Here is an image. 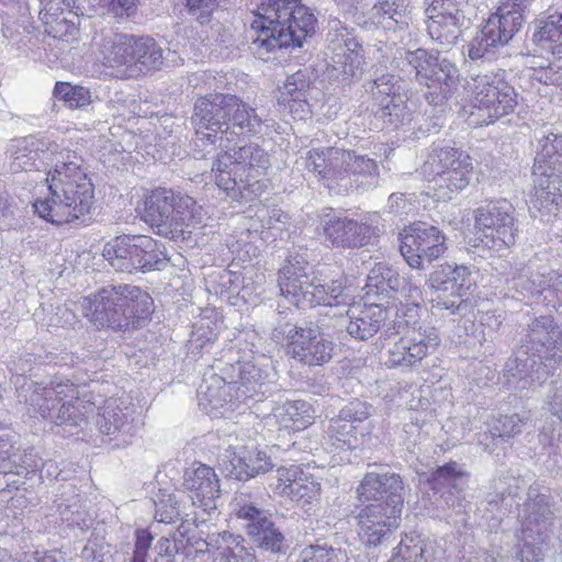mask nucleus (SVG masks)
I'll list each match as a JSON object with an SVG mask.
<instances>
[{"label": "nucleus", "mask_w": 562, "mask_h": 562, "mask_svg": "<svg viewBox=\"0 0 562 562\" xmlns=\"http://www.w3.org/2000/svg\"><path fill=\"white\" fill-rule=\"evenodd\" d=\"M391 310L381 304L358 305L347 311L348 321L342 322L352 338L368 340L386 325Z\"/></svg>", "instance_id": "nucleus-31"}, {"label": "nucleus", "mask_w": 562, "mask_h": 562, "mask_svg": "<svg viewBox=\"0 0 562 562\" xmlns=\"http://www.w3.org/2000/svg\"><path fill=\"white\" fill-rule=\"evenodd\" d=\"M325 239L334 247L355 248L368 245L376 236V227L346 216L324 214L321 220Z\"/></svg>", "instance_id": "nucleus-24"}, {"label": "nucleus", "mask_w": 562, "mask_h": 562, "mask_svg": "<svg viewBox=\"0 0 562 562\" xmlns=\"http://www.w3.org/2000/svg\"><path fill=\"white\" fill-rule=\"evenodd\" d=\"M475 282L471 278V271L465 266H453L451 292L453 299L447 300L438 296L434 299V307L450 311L452 315L465 316L471 312L473 305L469 294Z\"/></svg>", "instance_id": "nucleus-34"}, {"label": "nucleus", "mask_w": 562, "mask_h": 562, "mask_svg": "<svg viewBox=\"0 0 562 562\" xmlns=\"http://www.w3.org/2000/svg\"><path fill=\"white\" fill-rule=\"evenodd\" d=\"M269 166L268 154L250 143L234 153L217 156L212 166L216 186L233 199H252L260 195L262 184L257 179Z\"/></svg>", "instance_id": "nucleus-8"}, {"label": "nucleus", "mask_w": 562, "mask_h": 562, "mask_svg": "<svg viewBox=\"0 0 562 562\" xmlns=\"http://www.w3.org/2000/svg\"><path fill=\"white\" fill-rule=\"evenodd\" d=\"M278 282L281 294L300 308L345 306L351 300L340 280L322 279L300 256L286 260L279 272Z\"/></svg>", "instance_id": "nucleus-7"}, {"label": "nucleus", "mask_w": 562, "mask_h": 562, "mask_svg": "<svg viewBox=\"0 0 562 562\" xmlns=\"http://www.w3.org/2000/svg\"><path fill=\"white\" fill-rule=\"evenodd\" d=\"M103 257L120 272L160 270L167 259L165 248L146 235L116 237L103 248Z\"/></svg>", "instance_id": "nucleus-13"}, {"label": "nucleus", "mask_w": 562, "mask_h": 562, "mask_svg": "<svg viewBox=\"0 0 562 562\" xmlns=\"http://www.w3.org/2000/svg\"><path fill=\"white\" fill-rule=\"evenodd\" d=\"M403 336L389 347L385 364L389 368H413L422 362L440 342L435 327L425 323L405 321Z\"/></svg>", "instance_id": "nucleus-16"}, {"label": "nucleus", "mask_w": 562, "mask_h": 562, "mask_svg": "<svg viewBox=\"0 0 562 562\" xmlns=\"http://www.w3.org/2000/svg\"><path fill=\"white\" fill-rule=\"evenodd\" d=\"M521 530L518 536L517 557L522 562H539L548 548L552 524L550 497L530 490L520 513Z\"/></svg>", "instance_id": "nucleus-12"}, {"label": "nucleus", "mask_w": 562, "mask_h": 562, "mask_svg": "<svg viewBox=\"0 0 562 562\" xmlns=\"http://www.w3.org/2000/svg\"><path fill=\"white\" fill-rule=\"evenodd\" d=\"M465 91L472 108L470 119L473 124L493 123L513 113L518 105L519 94L501 72H472L467 80Z\"/></svg>", "instance_id": "nucleus-10"}, {"label": "nucleus", "mask_w": 562, "mask_h": 562, "mask_svg": "<svg viewBox=\"0 0 562 562\" xmlns=\"http://www.w3.org/2000/svg\"><path fill=\"white\" fill-rule=\"evenodd\" d=\"M183 484L194 506L207 514L217 508L221 488L220 479L213 468L203 463L193 464L184 472Z\"/></svg>", "instance_id": "nucleus-26"}, {"label": "nucleus", "mask_w": 562, "mask_h": 562, "mask_svg": "<svg viewBox=\"0 0 562 562\" xmlns=\"http://www.w3.org/2000/svg\"><path fill=\"white\" fill-rule=\"evenodd\" d=\"M49 198L36 200L35 212L52 224L61 225L85 217L94 201L91 180L81 168V159L72 151H60V159L47 177Z\"/></svg>", "instance_id": "nucleus-1"}, {"label": "nucleus", "mask_w": 562, "mask_h": 562, "mask_svg": "<svg viewBox=\"0 0 562 562\" xmlns=\"http://www.w3.org/2000/svg\"><path fill=\"white\" fill-rule=\"evenodd\" d=\"M408 0H376L367 13L366 24L384 31L404 30L408 26Z\"/></svg>", "instance_id": "nucleus-33"}, {"label": "nucleus", "mask_w": 562, "mask_h": 562, "mask_svg": "<svg viewBox=\"0 0 562 562\" xmlns=\"http://www.w3.org/2000/svg\"><path fill=\"white\" fill-rule=\"evenodd\" d=\"M468 155L452 148H435L423 165V173L427 177L436 178L451 171L454 166H460Z\"/></svg>", "instance_id": "nucleus-46"}, {"label": "nucleus", "mask_w": 562, "mask_h": 562, "mask_svg": "<svg viewBox=\"0 0 562 562\" xmlns=\"http://www.w3.org/2000/svg\"><path fill=\"white\" fill-rule=\"evenodd\" d=\"M400 80L392 74H383L373 80L371 92L375 102L384 100V97H393L395 94H403L401 92Z\"/></svg>", "instance_id": "nucleus-61"}, {"label": "nucleus", "mask_w": 562, "mask_h": 562, "mask_svg": "<svg viewBox=\"0 0 562 562\" xmlns=\"http://www.w3.org/2000/svg\"><path fill=\"white\" fill-rule=\"evenodd\" d=\"M471 171L472 164L468 156L460 162V166H454L451 171H447L445 175L436 178H430L429 182L432 183L436 196L441 200H451L454 193L467 188Z\"/></svg>", "instance_id": "nucleus-42"}, {"label": "nucleus", "mask_w": 562, "mask_h": 562, "mask_svg": "<svg viewBox=\"0 0 562 562\" xmlns=\"http://www.w3.org/2000/svg\"><path fill=\"white\" fill-rule=\"evenodd\" d=\"M390 273V267L385 263H376L369 272L366 288L367 294L384 295L386 288V276Z\"/></svg>", "instance_id": "nucleus-63"}, {"label": "nucleus", "mask_w": 562, "mask_h": 562, "mask_svg": "<svg viewBox=\"0 0 562 562\" xmlns=\"http://www.w3.org/2000/svg\"><path fill=\"white\" fill-rule=\"evenodd\" d=\"M312 406L305 401H291L277 407L273 418L280 428L299 431L314 420Z\"/></svg>", "instance_id": "nucleus-43"}, {"label": "nucleus", "mask_w": 562, "mask_h": 562, "mask_svg": "<svg viewBox=\"0 0 562 562\" xmlns=\"http://www.w3.org/2000/svg\"><path fill=\"white\" fill-rule=\"evenodd\" d=\"M387 514L386 518H384L383 521H380L379 525L373 524L371 531H374V535L371 539H361L366 546H376L382 543L392 533V531L400 526L402 510H398L396 509V506H393L392 509H389Z\"/></svg>", "instance_id": "nucleus-58"}, {"label": "nucleus", "mask_w": 562, "mask_h": 562, "mask_svg": "<svg viewBox=\"0 0 562 562\" xmlns=\"http://www.w3.org/2000/svg\"><path fill=\"white\" fill-rule=\"evenodd\" d=\"M133 36L115 33L103 38L101 44L102 63L113 70V75L120 79H131Z\"/></svg>", "instance_id": "nucleus-32"}, {"label": "nucleus", "mask_w": 562, "mask_h": 562, "mask_svg": "<svg viewBox=\"0 0 562 562\" xmlns=\"http://www.w3.org/2000/svg\"><path fill=\"white\" fill-rule=\"evenodd\" d=\"M286 353L308 367L323 366L331 359L334 342L317 328L294 326L286 334Z\"/></svg>", "instance_id": "nucleus-23"}, {"label": "nucleus", "mask_w": 562, "mask_h": 562, "mask_svg": "<svg viewBox=\"0 0 562 562\" xmlns=\"http://www.w3.org/2000/svg\"><path fill=\"white\" fill-rule=\"evenodd\" d=\"M54 94L66 103L69 109H81L91 103L89 89L81 86H71L68 82H57Z\"/></svg>", "instance_id": "nucleus-56"}, {"label": "nucleus", "mask_w": 562, "mask_h": 562, "mask_svg": "<svg viewBox=\"0 0 562 562\" xmlns=\"http://www.w3.org/2000/svg\"><path fill=\"white\" fill-rule=\"evenodd\" d=\"M19 396L33 413L68 431L86 425L88 415L93 412V403L86 398L85 387L60 376L45 384L24 383Z\"/></svg>", "instance_id": "nucleus-5"}, {"label": "nucleus", "mask_w": 562, "mask_h": 562, "mask_svg": "<svg viewBox=\"0 0 562 562\" xmlns=\"http://www.w3.org/2000/svg\"><path fill=\"white\" fill-rule=\"evenodd\" d=\"M517 233L515 207L510 202L501 200L474 211V246L499 251L515 244Z\"/></svg>", "instance_id": "nucleus-14"}, {"label": "nucleus", "mask_w": 562, "mask_h": 562, "mask_svg": "<svg viewBox=\"0 0 562 562\" xmlns=\"http://www.w3.org/2000/svg\"><path fill=\"white\" fill-rule=\"evenodd\" d=\"M258 221L247 228L249 234L270 233L271 237L282 238V234L289 229V216L279 209L269 210L266 206L258 209L256 213Z\"/></svg>", "instance_id": "nucleus-45"}, {"label": "nucleus", "mask_w": 562, "mask_h": 562, "mask_svg": "<svg viewBox=\"0 0 562 562\" xmlns=\"http://www.w3.org/2000/svg\"><path fill=\"white\" fill-rule=\"evenodd\" d=\"M41 10L40 19L42 22L64 15L68 12H75L74 0H38Z\"/></svg>", "instance_id": "nucleus-62"}, {"label": "nucleus", "mask_w": 562, "mask_h": 562, "mask_svg": "<svg viewBox=\"0 0 562 562\" xmlns=\"http://www.w3.org/2000/svg\"><path fill=\"white\" fill-rule=\"evenodd\" d=\"M509 283L524 299H535L548 307L562 297V274L531 262L519 268Z\"/></svg>", "instance_id": "nucleus-19"}, {"label": "nucleus", "mask_w": 562, "mask_h": 562, "mask_svg": "<svg viewBox=\"0 0 562 562\" xmlns=\"http://www.w3.org/2000/svg\"><path fill=\"white\" fill-rule=\"evenodd\" d=\"M467 475L461 469V465L454 461L448 462L447 464L439 467L432 473L434 487L439 490L442 486H450L462 491L463 477Z\"/></svg>", "instance_id": "nucleus-57"}, {"label": "nucleus", "mask_w": 562, "mask_h": 562, "mask_svg": "<svg viewBox=\"0 0 562 562\" xmlns=\"http://www.w3.org/2000/svg\"><path fill=\"white\" fill-rule=\"evenodd\" d=\"M155 518L158 522L171 525L179 520L181 522L186 518L181 510V501L177 494L161 493L158 501L155 502Z\"/></svg>", "instance_id": "nucleus-55"}, {"label": "nucleus", "mask_w": 562, "mask_h": 562, "mask_svg": "<svg viewBox=\"0 0 562 562\" xmlns=\"http://www.w3.org/2000/svg\"><path fill=\"white\" fill-rule=\"evenodd\" d=\"M499 20L490 16L480 33L472 40L469 48L471 59H481L494 48L506 45L512 38L501 29Z\"/></svg>", "instance_id": "nucleus-41"}, {"label": "nucleus", "mask_w": 562, "mask_h": 562, "mask_svg": "<svg viewBox=\"0 0 562 562\" xmlns=\"http://www.w3.org/2000/svg\"><path fill=\"white\" fill-rule=\"evenodd\" d=\"M401 58L412 67L420 85L435 90L426 94L431 104H441L460 83V71L456 64L437 52L417 48L406 50Z\"/></svg>", "instance_id": "nucleus-11"}, {"label": "nucleus", "mask_w": 562, "mask_h": 562, "mask_svg": "<svg viewBox=\"0 0 562 562\" xmlns=\"http://www.w3.org/2000/svg\"><path fill=\"white\" fill-rule=\"evenodd\" d=\"M529 210L533 217L546 223L562 217V181L558 178H537Z\"/></svg>", "instance_id": "nucleus-29"}, {"label": "nucleus", "mask_w": 562, "mask_h": 562, "mask_svg": "<svg viewBox=\"0 0 562 562\" xmlns=\"http://www.w3.org/2000/svg\"><path fill=\"white\" fill-rule=\"evenodd\" d=\"M95 426L109 442L130 443L136 434L134 405L122 397L106 398L98 409Z\"/></svg>", "instance_id": "nucleus-20"}, {"label": "nucleus", "mask_w": 562, "mask_h": 562, "mask_svg": "<svg viewBox=\"0 0 562 562\" xmlns=\"http://www.w3.org/2000/svg\"><path fill=\"white\" fill-rule=\"evenodd\" d=\"M524 9L521 3L517 0H506L501 3L497 11L492 14V18L499 20L501 29L504 33H507L510 38L517 33L524 24Z\"/></svg>", "instance_id": "nucleus-52"}, {"label": "nucleus", "mask_w": 562, "mask_h": 562, "mask_svg": "<svg viewBox=\"0 0 562 562\" xmlns=\"http://www.w3.org/2000/svg\"><path fill=\"white\" fill-rule=\"evenodd\" d=\"M0 562H67V560L54 552L24 553L23 559H16L7 549H0Z\"/></svg>", "instance_id": "nucleus-64"}, {"label": "nucleus", "mask_w": 562, "mask_h": 562, "mask_svg": "<svg viewBox=\"0 0 562 562\" xmlns=\"http://www.w3.org/2000/svg\"><path fill=\"white\" fill-rule=\"evenodd\" d=\"M229 136L238 130L243 134L259 133L262 125L256 109L234 94H228Z\"/></svg>", "instance_id": "nucleus-39"}, {"label": "nucleus", "mask_w": 562, "mask_h": 562, "mask_svg": "<svg viewBox=\"0 0 562 562\" xmlns=\"http://www.w3.org/2000/svg\"><path fill=\"white\" fill-rule=\"evenodd\" d=\"M277 473V490L281 495L290 497L302 506L310 505L318 499L321 494L319 482L300 467L280 468Z\"/></svg>", "instance_id": "nucleus-30"}, {"label": "nucleus", "mask_w": 562, "mask_h": 562, "mask_svg": "<svg viewBox=\"0 0 562 562\" xmlns=\"http://www.w3.org/2000/svg\"><path fill=\"white\" fill-rule=\"evenodd\" d=\"M316 19L299 0H262L251 23L250 49L262 60L274 48L301 47L315 32Z\"/></svg>", "instance_id": "nucleus-2"}, {"label": "nucleus", "mask_w": 562, "mask_h": 562, "mask_svg": "<svg viewBox=\"0 0 562 562\" xmlns=\"http://www.w3.org/2000/svg\"><path fill=\"white\" fill-rule=\"evenodd\" d=\"M192 124L195 128L196 140L227 148L232 140L228 123V94L214 93L200 98L194 104Z\"/></svg>", "instance_id": "nucleus-15"}, {"label": "nucleus", "mask_w": 562, "mask_h": 562, "mask_svg": "<svg viewBox=\"0 0 562 562\" xmlns=\"http://www.w3.org/2000/svg\"><path fill=\"white\" fill-rule=\"evenodd\" d=\"M562 361V331L551 316H540L528 326L515 359L506 363L513 376L542 384Z\"/></svg>", "instance_id": "nucleus-6"}, {"label": "nucleus", "mask_w": 562, "mask_h": 562, "mask_svg": "<svg viewBox=\"0 0 562 562\" xmlns=\"http://www.w3.org/2000/svg\"><path fill=\"white\" fill-rule=\"evenodd\" d=\"M204 528H209L204 521L198 524L195 517L190 518L186 514V518L182 519L172 533L173 544L181 548H191L192 551L207 557V553L212 552V539L217 533L210 535Z\"/></svg>", "instance_id": "nucleus-37"}, {"label": "nucleus", "mask_w": 562, "mask_h": 562, "mask_svg": "<svg viewBox=\"0 0 562 562\" xmlns=\"http://www.w3.org/2000/svg\"><path fill=\"white\" fill-rule=\"evenodd\" d=\"M162 49L151 37H134L133 52L130 70L132 78H137L142 74L159 69L162 65Z\"/></svg>", "instance_id": "nucleus-38"}, {"label": "nucleus", "mask_w": 562, "mask_h": 562, "mask_svg": "<svg viewBox=\"0 0 562 562\" xmlns=\"http://www.w3.org/2000/svg\"><path fill=\"white\" fill-rule=\"evenodd\" d=\"M349 176L351 186L355 183L357 187L370 188L375 187L379 181V166L378 162L364 155H357L350 151Z\"/></svg>", "instance_id": "nucleus-47"}, {"label": "nucleus", "mask_w": 562, "mask_h": 562, "mask_svg": "<svg viewBox=\"0 0 562 562\" xmlns=\"http://www.w3.org/2000/svg\"><path fill=\"white\" fill-rule=\"evenodd\" d=\"M222 362V359L214 360L213 372L204 378L198 391L199 406L207 414L224 415L249 400L261 401L269 392L267 373L254 363L239 367L235 380V366L229 363L231 367L224 368Z\"/></svg>", "instance_id": "nucleus-4"}, {"label": "nucleus", "mask_w": 562, "mask_h": 562, "mask_svg": "<svg viewBox=\"0 0 562 562\" xmlns=\"http://www.w3.org/2000/svg\"><path fill=\"white\" fill-rule=\"evenodd\" d=\"M406 103L407 97L405 93L384 97V100H380L376 103L378 109L374 113L390 125L396 126L409 117V110Z\"/></svg>", "instance_id": "nucleus-50"}, {"label": "nucleus", "mask_w": 562, "mask_h": 562, "mask_svg": "<svg viewBox=\"0 0 562 562\" xmlns=\"http://www.w3.org/2000/svg\"><path fill=\"white\" fill-rule=\"evenodd\" d=\"M80 310L98 328L126 331L142 326L153 313V299L139 286L108 284L82 297Z\"/></svg>", "instance_id": "nucleus-3"}, {"label": "nucleus", "mask_w": 562, "mask_h": 562, "mask_svg": "<svg viewBox=\"0 0 562 562\" xmlns=\"http://www.w3.org/2000/svg\"><path fill=\"white\" fill-rule=\"evenodd\" d=\"M536 41L553 54H562V12H557L541 23Z\"/></svg>", "instance_id": "nucleus-48"}, {"label": "nucleus", "mask_w": 562, "mask_h": 562, "mask_svg": "<svg viewBox=\"0 0 562 562\" xmlns=\"http://www.w3.org/2000/svg\"><path fill=\"white\" fill-rule=\"evenodd\" d=\"M234 510L238 518L246 521V533L259 548L271 552H283L286 549L285 538L271 516L251 502L248 494L240 493L235 497Z\"/></svg>", "instance_id": "nucleus-18"}, {"label": "nucleus", "mask_w": 562, "mask_h": 562, "mask_svg": "<svg viewBox=\"0 0 562 562\" xmlns=\"http://www.w3.org/2000/svg\"><path fill=\"white\" fill-rule=\"evenodd\" d=\"M468 0H434L429 8L427 30L430 37L441 46H451L461 35L468 21Z\"/></svg>", "instance_id": "nucleus-21"}, {"label": "nucleus", "mask_w": 562, "mask_h": 562, "mask_svg": "<svg viewBox=\"0 0 562 562\" xmlns=\"http://www.w3.org/2000/svg\"><path fill=\"white\" fill-rule=\"evenodd\" d=\"M45 32L61 41H70L74 38L79 30V13L78 11L68 12L55 19L44 21Z\"/></svg>", "instance_id": "nucleus-53"}, {"label": "nucleus", "mask_w": 562, "mask_h": 562, "mask_svg": "<svg viewBox=\"0 0 562 562\" xmlns=\"http://www.w3.org/2000/svg\"><path fill=\"white\" fill-rule=\"evenodd\" d=\"M540 149L535 157L537 178H558L562 181V135L550 133L539 139Z\"/></svg>", "instance_id": "nucleus-35"}, {"label": "nucleus", "mask_w": 562, "mask_h": 562, "mask_svg": "<svg viewBox=\"0 0 562 562\" xmlns=\"http://www.w3.org/2000/svg\"><path fill=\"white\" fill-rule=\"evenodd\" d=\"M322 446L325 450L333 453L355 449L358 446L356 427L351 423L330 419L323 435Z\"/></svg>", "instance_id": "nucleus-44"}, {"label": "nucleus", "mask_w": 562, "mask_h": 562, "mask_svg": "<svg viewBox=\"0 0 562 562\" xmlns=\"http://www.w3.org/2000/svg\"><path fill=\"white\" fill-rule=\"evenodd\" d=\"M145 221L160 236L183 239L191 225L201 223V207L184 193L158 188L145 201Z\"/></svg>", "instance_id": "nucleus-9"}, {"label": "nucleus", "mask_w": 562, "mask_h": 562, "mask_svg": "<svg viewBox=\"0 0 562 562\" xmlns=\"http://www.w3.org/2000/svg\"><path fill=\"white\" fill-rule=\"evenodd\" d=\"M406 103L407 97L405 93L384 97V100H380L376 103L378 109L374 113L390 125L396 126L409 117V110Z\"/></svg>", "instance_id": "nucleus-49"}, {"label": "nucleus", "mask_w": 562, "mask_h": 562, "mask_svg": "<svg viewBox=\"0 0 562 562\" xmlns=\"http://www.w3.org/2000/svg\"><path fill=\"white\" fill-rule=\"evenodd\" d=\"M211 548L214 562H257L254 549L245 539L228 531L214 536Z\"/></svg>", "instance_id": "nucleus-36"}, {"label": "nucleus", "mask_w": 562, "mask_h": 562, "mask_svg": "<svg viewBox=\"0 0 562 562\" xmlns=\"http://www.w3.org/2000/svg\"><path fill=\"white\" fill-rule=\"evenodd\" d=\"M400 250L405 261L414 269H424V261L431 262L446 250V235L436 226L416 222L400 234Z\"/></svg>", "instance_id": "nucleus-17"}, {"label": "nucleus", "mask_w": 562, "mask_h": 562, "mask_svg": "<svg viewBox=\"0 0 562 562\" xmlns=\"http://www.w3.org/2000/svg\"><path fill=\"white\" fill-rule=\"evenodd\" d=\"M350 150L327 147L326 187L329 190L337 189V193L347 192L351 187L349 176Z\"/></svg>", "instance_id": "nucleus-40"}, {"label": "nucleus", "mask_w": 562, "mask_h": 562, "mask_svg": "<svg viewBox=\"0 0 562 562\" xmlns=\"http://www.w3.org/2000/svg\"><path fill=\"white\" fill-rule=\"evenodd\" d=\"M310 81L304 71H297L288 77L281 88V95L284 101H305Z\"/></svg>", "instance_id": "nucleus-59"}, {"label": "nucleus", "mask_w": 562, "mask_h": 562, "mask_svg": "<svg viewBox=\"0 0 562 562\" xmlns=\"http://www.w3.org/2000/svg\"><path fill=\"white\" fill-rule=\"evenodd\" d=\"M296 562H347V555L339 548L317 542L303 548Z\"/></svg>", "instance_id": "nucleus-54"}, {"label": "nucleus", "mask_w": 562, "mask_h": 562, "mask_svg": "<svg viewBox=\"0 0 562 562\" xmlns=\"http://www.w3.org/2000/svg\"><path fill=\"white\" fill-rule=\"evenodd\" d=\"M60 151L66 149H60L50 138L30 135L12 139L5 154L10 159V170L20 172L38 169L37 160L45 165L53 164L54 160L60 159Z\"/></svg>", "instance_id": "nucleus-22"}, {"label": "nucleus", "mask_w": 562, "mask_h": 562, "mask_svg": "<svg viewBox=\"0 0 562 562\" xmlns=\"http://www.w3.org/2000/svg\"><path fill=\"white\" fill-rule=\"evenodd\" d=\"M227 452L232 465L229 475L236 480L246 481L273 468L271 458L266 451L259 450L254 440L231 445Z\"/></svg>", "instance_id": "nucleus-28"}, {"label": "nucleus", "mask_w": 562, "mask_h": 562, "mask_svg": "<svg viewBox=\"0 0 562 562\" xmlns=\"http://www.w3.org/2000/svg\"><path fill=\"white\" fill-rule=\"evenodd\" d=\"M361 502L392 503V507L402 510L404 506V484L395 473H367L358 490Z\"/></svg>", "instance_id": "nucleus-27"}, {"label": "nucleus", "mask_w": 562, "mask_h": 562, "mask_svg": "<svg viewBox=\"0 0 562 562\" xmlns=\"http://www.w3.org/2000/svg\"><path fill=\"white\" fill-rule=\"evenodd\" d=\"M12 458L8 461L11 465L9 471H13L18 474H21L23 471L26 473L42 471L45 465L41 458L34 452V449L24 450L22 453H19V448L11 456Z\"/></svg>", "instance_id": "nucleus-60"}, {"label": "nucleus", "mask_w": 562, "mask_h": 562, "mask_svg": "<svg viewBox=\"0 0 562 562\" xmlns=\"http://www.w3.org/2000/svg\"><path fill=\"white\" fill-rule=\"evenodd\" d=\"M339 24L338 21L333 23L328 40L330 48L336 52L333 58L334 70L339 72L341 81H348L362 74L363 49L355 37L349 36L348 29L346 26L339 29Z\"/></svg>", "instance_id": "nucleus-25"}, {"label": "nucleus", "mask_w": 562, "mask_h": 562, "mask_svg": "<svg viewBox=\"0 0 562 562\" xmlns=\"http://www.w3.org/2000/svg\"><path fill=\"white\" fill-rule=\"evenodd\" d=\"M389 509H392V503L371 502L359 510L357 519L360 539H371L373 537L374 531H371L370 528L373 524L379 525L380 521H383L389 515Z\"/></svg>", "instance_id": "nucleus-51"}]
</instances>
